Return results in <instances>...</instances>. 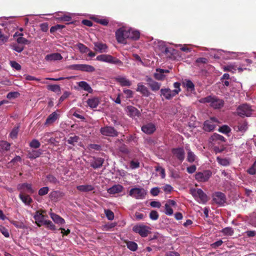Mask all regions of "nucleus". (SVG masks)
Segmentation results:
<instances>
[{"label": "nucleus", "instance_id": "13", "mask_svg": "<svg viewBox=\"0 0 256 256\" xmlns=\"http://www.w3.org/2000/svg\"><path fill=\"white\" fill-rule=\"evenodd\" d=\"M212 200L216 204L223 205L226 200L225 195L221 192H216L212 195Z\"/></svg>", "mask_w": 256, "mask_h": 256}, {"label": "nucleus", "instance_id": "7", "mask_svg": "<svg viewBox=\"0 0 256 256\" xmlns=\"http://www.w3.org/2000/svg\"><path fill=\"white\" fill-rule=\"evenodd\" d=\"M252 111L251 107L247 104L240 106L236 110L238 114L242 117L250 116Z\"/></svg>", "mask_w": 256, "mask_h": 256}, {"label": "nucleus", "instance_id": "38", "mask_svg": "<svg viewBox=\"0 0 256 256\" xmlns=\"http://www.w3.org/2000/svg\"><path fill=\"white\" fill-rule=\"evenodd\" d=\"M48 90L52 91L53 92H60V88L59 85L58 84H50L47 86Z\"/></svg>", "mask_w": 256, "mask_h": 256}, {"label": "nucleus", "instance_id": "40", "mask_svg": "<svg viewBox=\"0 0 256 256\" xmlns=\"http://www.w3.org/2000/svg\"><path fill=\"white\" fill-rule=\"evenodd\" d=\"M76 46L81 53H86L90 51V49L82 43H78Z\"/></svg>", "mask_w": 256, "mask_h": 256}, {"label": "nucleus", "instance_id": "26", "mask_svg": "<svg viewBox=\"0 0 256 256\" xmlns=\"http://www.w3.org/2000/svg\"><path fill=\"white\" fill-rule=\"evenodd\" d=\"M88 105L91 108H96L100 103V98L98 97H93L88 98L86 101Z\"/></svg>", "mask_w": 256, "mask_h": 256}, {"label": "nucleus", "instance_id": "16", "mask_svg": "<svg viewBox=\"0 0 256 256\" xmlns=\"http://www.w3.org/2000/svg\"><path fill=\"white\" fill-rule=\"evenodd\" d=\"M94 50L100 53L106 52L108 50V46L106 44L101 42H94Z\"/></svg>", "mask_w": 256, "mask_h": 256}, {"label": "nucleus", "instance_id": "41", "mask_svg": "<svg viewBox=\"0 0 256 256\" xmlns=\"http://www.w3.org/2000/svg\"><path fill=\"white\" fill-rule=\"evenodd\" d=\"M128 248L132 251L134 252L138 249V244L134 242H128L126 243Z\"/></svg>", "mask_w": 256, "mask_h": 256}, {"label": "nucleus", "instance_id": "58", "mask_svg": "<svg viewBox=\"0 0 256 256\" xmlns=\"http://www.w3.org/2000/svg\"><path fill=\"white\" fill-rule=\"evenodd\" d=\"M10 65L12 68L17 70H21V66L16 61H10Z\"/></svg>", "mask_w": 256, "mask_h": 256}, {"label": "nucleus", "instance_id": "60", "mask_svg": "<svg viewBox=\"0 0 256 256\" xmlns=\"http://www.w3.org/2000/svg\"><path fill=\"white\" fill-rule=\"evenodd\" d=\"M150 218L152 220H156L158 218V214L156 210H152L150 214Z\"/></svg>", "mask_w": 256, "mask_h": 256}, {"label": "nucleus", "instance_id": "12", "mask_svg": "<svg viewBox=\"0 0 256 256\" xmlns=\"http://www.w3.org/2000/svg\"><path fill=\"white\" fill-rule=\"evenodd\" d=\"M216 123H218L217 119L215 118H212L204 122V130L207 132H210L214 130Z\"/></svg>", "mask_w": 256, "mask_h": 256}, {"label": "nucleus", "instance_id": "42", "mask_svg": "<svg viewBox=\"0 0 256 256\" xmlns=\"http://www.w3.org/2000/svg\"><path fill=\"white\" fill-rule=\"evenodd\" d=\"M247 128V124L245 122H244L239 124L238 125L236 128V130L237 131L244 132L246 130Z\"/></svg>", "mask_w": 256, "mask_h": 256}, {"label": "nucleus", "instance_id": "27", "mask_svg": "<svg viewBox=\"0 0 256 256\" xmlns=\"http://www.w3.org/2000/svg\"><path fill=\"white\" fill-rule=\"evenodd\" d=\"M124 187L120 184H115L108 190V192L110 194H118L122 191Z\"/></svg>", "mask_w": 256, "mask_h": 256}, {"label": "nucleus", "instance_id": "15", "mask_svg": "<svg viewBox=\"0 0 256 256\" xmlns=\"http://www.w3.org/2000/svg\"><path fill=\"white\" fill-rule=\"evenodd\" d=\"M116 80L122 86H130L132 84V82L128 79L126 76H118L116 78Z\"/></svg>", "mask_w": 256, "mask_h": 256}, {"label": "nucleus", "instance_id": "61", "mask_svg": "<svg viewBox=\"0 0 256 256\" xmlns=\"http://www.w3.org/2000/svg\"><path fill=\"white\" fill-rule=\"evenodd\" d=\"M212 140H220L222 142L225 141V138L223 136H222L219 134H214L213 136H212Z\"/></svg>", "mask_w": 256, "mask_h": 256}, {"label": "nucleus", "instance_id": "17", "mask_svg": "<svg viewBox=\"0 0 256 256\" xmlns=\"http://www.w3.org/2000/svg\"><path fill=\"white\" fill-rule=\"evenodd\" d=\"M156 130V126L152 122L148 123L142 126V130L148 134L154 133Z\"/></svg>", "mask_w": 256, "mask_h": 256}, {"label": "nucleus", "instance_id": "57", "mask_svg": "<svg viewBox=\"0 0 256 256\" xmlns=\"http://www.w3.org/2000/svg\"><path fill=\"white\" fill-rule=\"evenodd\" d=\"M156 170L160 172L162 178H164L166 176L165 170L162 167L158 166L156 168Z\"/></svg>", "mask_w": 256, "mask_h": 256}, {"label": "nucleus", "instance_id": "10", "mask_svg": "<svg viewBox=\"0 0 256 256\" xmlns=\"http://www.w3.org/2000/svg\"><path fill=\"white\" fill-rule=\"evenodd\" d=\"M172 152L180 163H182L184 160L185 152L183 148H174L172 150Z\"/></svg>", "mask_w": 256, "mask_h": 256}, {"label": "nucleus", "instance_id": "14", "mask_svg": "<svg viewBox=\"0 0 256 256\" xmlns=\"http://www.w3.org/2000/svg\"><path fill=\"white\" fill-rule=\"evenodd\" d=\"M17 190L20 192H28L33 194L34 190L32 188V185L28 183L20 184L17 186Z\"/></svg>", "mask_w": 256, "mask_h": 256}, {"label": "nucleus", "instance_id": "24", "mask_svg": "<svg viewBox=\"0 0 256 256\" xmlns=\"http://www.w3.org/2000/svg\"><path fill=\"white\" fill-rule=\"evenodd\" d=\"M136 90L140 92L143 96H150V92L148 88L144 86L142 82H140L137 85Z\"/></svg>", "mask_w": 256, "mask_h": 256}, {"label": "nucleus", "instance_id": "4", "mask_svg": "<svg viewBox=\"0 0 256 256\" xmlns=\"http://www.w3.org/2000/svg\"><path fill=\"white\" fill-rule=\"evenodd\" d=\"M129 196L136 200H143L146 194V191L142 188H133L129 192Z\"/></svg>", "mask_w": 256, "mask_h": 256}, {"label": "nucleus", "instance_id": "62", "mask_svg": "<svg viewBox=\"0 0 256 256\" xmlns=\"http://www.w3.org/2000/svg\"><path fill=\"white\" fill-rule=\"evenodd\" d=\"M0 232L6 238L10 236L8 230L4 226H0Z\"/></svg>", "mask_w": 256, "mask_h": 256}, {"label": "nucleus", "instance_id": "23", "mask_svg": "<svg viewBox=\"0 0 256 256\" xmlns=\"http://www.w3.org/2000/svg\"><path fill=\"white\" fill-rule=\"evenodd\" d=\"M146 81L148 82V86L152 91H156L160 90L161 86L160 83L154 81L152 78H146Z\"/></svg>", "mask_w": 256, "mask_h": 256}, {"label": "nucleus", "instance_id": "34", "mask_svg": "<svg viewBox=\"0 0 256 256\" xmlns=\"http://www.w3.org/2000/svg\"><path fill=\"white\" fill-rule=\"evenodd\" d=\"M42 150H32L28 152V157L30 159H35L39 157L42 154Z\"/></svg>", "mask_w": 256, "mask_h": 256}, {"label": "nucleus", "instance_id": "1", "mask_svg": "<svg viewBox=\"0 0 256 256\" xmlns=\"http://www.w3.org/2000/svg\"><path fill=\"white\" fill-rule=\"evenodd\" d=\"M199 102L202 104H208L214 109H219L223 107L224 101L215 96H210L199 100Z\"/></svg>", "mask_w": 256, "mask_h": 256}, {"label": "nucleus", "instance_id": "35", "mask_svg": "<svg viewBox=\"0 0 256 256\" xmlns=\"http://www.w3.org/2000/svg\"><path fill=\"white\" fill-rule=\"evenodd\" d=\"M216 160L222 166H226L230 165V164L229 160L226 158H222L218 156L216 158Z\"/></svg>", "mask_w": 256, "mask_h": 256}, {"label": "nucleus", "instance_id": "5", "mask_svg": "<svg viewBox=\"0 0 256 256\" xmlns=\"http://www.w3.org/2000/svg\"><path fill=\"white\" fill-rule=\"evenodd\" d=\"M116 37L118 42L126 44V39L128 38L127 28L122 27L118 29L116 32Z\"/></svg>", "mask_w": 256, "mask_h": 256}, {"label": "nucleus", "instance_id": "29", "mask_svg": "<svg viewBox=\"0 0 256 256\" xmlns=\"http://www.w3.org/2000/svg\"><path fill=\"white\" fill-rule=\"evenodd\" d=\"M34 218L38 226H40L42 224H44V221L45 220H44V216L40 212H36Z\"/></svg>", "mask_w": 256, "mask_h": 256}, {"label": "nucleus", "instance_id": "2", "mask_svg": "<svg viewBox=\"0 0 256 256\" xmlns=\"http://www.w3.org/2000/svg\"><path fill=\"white\" fill-rule=\"evenodd\" d=\"M96 60L101 62H107L118 66L122 65V62L120 60L110 54H102L98 55L96 56Z\"/></svg>", "mask_w": 256, "mask_h": 256}, {"label": "nucleus", "instance_id": "6", "mask_svg": "<svg viewBox=\"0 0 256 256\" xmlns=\"http://www.w3.org/2000/svg\"><path fill=\"white\" fill-rule=\"evenodd\" d=\"M150 228L144 224L136 225L132 228V230L138 234L142 237H146L150 232Z\"/></svg>", "mask_w": 256, "mask_h": 256}, {"label": "nucleus", "instance_id": "48", "mask_svg": "<svg viewBox=\"0 0 256 256\" xmlns=\"http://www.w3.org/2000/svg\"><path fill=\"white\" fill-rule=\"evenodd\" d=\"M247 172L249 174L252 175L256 174V160L254 162L251 167L248 170Z\"/></svg>", "mask_w": 256, "mask_h": 256}, {"label": "nucleus", "instance_id": "52", "mask_svg": "<svg viewBox=\"0 0 256 256\" xmlns=\"http://www.w3.org/2000/svg\"><path fill=\"white\" fill-rule=\"evenodd\" d=\"M219 131L223 134H226L230 132V128L228 126L224 125L220 128Z\"/></svg>", "mask_w": 256, "mask_h": 256}, {"label": "nucleus", "instance_id": "37", "mask_svg": "<svg viewBox=\"0 0 256 256\" xmlns=\"http://www.w3.org/2000/svg\"><path fill=\"white\" fill-rule=\"evenodd\" d=\"M183 84L188 90L192 91L194 89V84L190 80H186L184 82H183Z\"/></svg>", "mask_w": 256, "mask_h": 256}, {"label": "nucleus", "instance_id": "9", "mask_svg": "<svg viewBox=\"0 0 256 256\" xmlns=\"http://www.w3.org/2000/svg\"><path fill=\"white\" fill-rule=\"evenodd\" d=\"M176 91H172L169 88H162L160 90V96L162 100L164 98L168 100H171L176 96Z\"/></svg>", "mask_w": 256, "mask_h": 256}, {"label": "nucleus", "instance_id": "47", "mask_svg": "<svg viewBox=\"0 0 256 256\" xmlns=\"http://www.w3.org/2000/svg\"><path fill=\"white\" fill-rule=\"evenodd\" d=\"M20 94L18 92H8L6 95L8 99L16 98L20 96Z\"/></svg>", "mask_w": 256, "mask_h": 256}, {"label": "nucleus", "instance_id": "39", "mask_svg": "<svg viewBox=\"0 0 256 256\" xmlns=\"http://www.w3.org/2000/svg\"><path fill=\"white\" fill-rule=\"evenodd\" d=\"M12 48L18 52H21L24 50V46L20 44H13L11 45Z\"/></svg>", "mask_w": 256, "mask_h": 256}, {"label": "nucleus", "instance_id": "19", "mask_svg": "<svg viewBox=\"0 0 256 256\" xmlns=\"http://www.w3.org/2000/svg\"><path fill=\"white\" fill-rule=\"evenodd\" d=\"M104 162V160L100 158H94L90 161V165L94 168H100Z\"/></svg>", "mask_w": 256, "mask_h": 256}, {"label": "nucleus", "instance_id": "49", "mask_svg": "<svg viewBox=\"0 0 256 256\" xmlns=\"http://www.w3.org/2000/svg\"><path fill=\"white\" fill-rule=\"evenodd\" d=\"M78 136H70L67 140V142L69 144L74 145L76 142H78Z\"/></svg>", "mask_w": 256, "mask_h": 256}, {"label": "nucleus", "instance_id": "46", "mask_svg": "<svg viewBox=\"0 0 256 256\" xmlns=\"http://www.w3.org/2000/svg\"><path fill=\"white\" fill-rule=\"evenodd\" d=\"M44 224L46 225V228L51 230H55L56 229L54 224L50 220H44Z\"/></svg>", "mask_w": 256, "mask_h": 256}, {"label": "nucleus", "instance_id": "25", "mask_svg": "<svg viewBox=\"0 0 256 256\" xmlns=\"http://www.w3.org/2000/svg\"><path fill=\"white\" fill-rule=\"evenodd\" d=\"M62 58V55L58 52L47 54L45 57L46 60L49 62L60 60Z\"/></svg>", "mask_w": 256, "mask_h": 256}, {"label": "nucleus", "instance_id": "22", "mask_svg": "<svg viewBox=\"0 0 256 256\" xmlns=\"http://www.w3.org/2000/svg\"><path fill=\"white\" fill-rule=\"evenodd\" d=\"M126 112L132 118L138 116L140 114L139 110L136 108L132 106H129L126 107Z\"/></svg>", "mask_w": 256, "mask_h": 256}, {"label": "nucleus", "instance_id": "56", "mask_svg": "<svg viewBox=\"0 0 256 256\" xmlns=\"http://www.w3.org/2000/svg\"><path fill=\"white\" fill-rule=\"evenodd\" d=\"M68 68L72 70L82 71V64H72L68 66Z\"/></svg>", "mask_w": 256, "mask_h": 256}, {"label": "nucleus", "instance_id": "28", "mask_svg": "<svg viewBox=\"0 0 256 256\" xmlns=\"http://www.w3.org/2000/svg\"><path fill=\"white\" fill-rule=\"evenodd\" d=\"M58 114L56 112H53L52 114L48 116L44 124L48 126L53 124L58 118Z\"/></svg>", "mask_w": 256, "mask_h": 256}, {"label": "nucleus", "instance_id": "31", "mask_svg": "<svg viewBox=\"0 0 256 256\" xmlns=\"http://www.w3.org/2000/svg\"><path fill=\"white\" fill-rule=\"evenodd\" d=\"M78 84L80 88L88 92V93H92L93 91L92 88L90 84L84 81H81L78 83Z\"/></svg>", "mask_w": 256, "mask_h": 256}, {"label": "nucleus", "instance_id": "18", "mask_svg": "<svg viewBox=\"0 0 256 256\" xmlns=\"http://www.w3.org/2000/svg\"><path fill=\"white\" fill-rule=\"evenodd\" d=\"M169 70H163L161 68H156V72L154 74V78L158 80H162L165 78L164 73L168 74Z\"/></svg>", "mask_w": 256, "mask_h": 256}, {"label": "nucleus", "instance_id": "45", "mask_svg": "<svg viewBox=\"0 0 256 256\" xmlns=\"http://www.w3.org/2000/svg\"><path fill=\"white\" fill-rule=\"evenodd\" d=\"M222 232L227 236H232L234 234V230L232 228L227 227L222 230Z\"/></svg>", "mask_w": 256, "mask_h": 256}, {"label": "nucleus", "instance_id": "3", "mask_svg": "<svg viewBox=\"0 0 256 256\" xmlns=\"http://www.w3.org/2000/svg\"><path fill=\"white\" fill-rule=\"evenodd\" d=\"M190 194L199 203L205 204L208 200L206 194L200 188H191Z\"/></svg>", "mask_w": 256, "mask_h": 256}, {"label": "nucleus", "instance_id": "44", "mask_svg": "<svg viewBox=\"0 0 256 256\" xmlns=\"http://www.w3.org/2000/svg\"><path fill=\"white\" fill-rule=\"evenodd\" d=\"M158 44L162 52L166 54L169 52L168 48L165 45L164 42L162 41L158 42Z\"/></svg>", "mask_w": 256, "mask_h": 256}, {"label": "nucleus", "instance_id": "64", "mask_svg": "<svg viewBox=\"0 0 256 256\" xmlns=\"http://www.w3.org/2000/svg\"><path fill=\"white\" fill-rule=\"evenodd\" d=\"M0 146L2 148L6 151L8 150L10 146V144L6 142H2L0 144Z\"/></svg>", "mask_w": 256, "mask_h": 256}, {"label": "nucleus", "instance_id": "33", "mask_svg": "<svg viewBox=\"0 0 256 256\" xmlns=\"http://www.w3.org/2000/svg\"><path fill=\"white\" fill-rule=\"evenodd\" d=\"M186 150H187V161L190 163L195 162L197 159L196 155L190 148H186Z\"/></svg>", "mask_w": 256, "mask_h": 256}, {"label": "nucleus", "instance_id": "32", "mask_svg": "<svg viewBox=\"0 0 256 256\" xmlns=\"http://www.w3.org/2000/svg\"><path fill=\"white\" fill-rule=\"evenodd\" d=\"M76 189L82 192H88L93 190L94 188L91 184H86L78 186Z\"/></svg>", "mask_w": 256, "mask_h": 256}, {"label": "nucleus", "instance_id": "11", "mask_svg": "<svg viewBox=\"0 0 256 256\" xmlns=\"http://www.w3.org/2000/svg\"><path fill=\"white\" fill-rule=\"evenodd\" d=\"M100 132L105 136H116L118 135V132L112 126H106L102 128Z\"/></svg>", "mask_w": 256, "mask_h": 256}, {"label": "nucleus", "instance_id": "36", "mask_svg": "<svg viewBox=\"0 0 256 256\" xmlns=\"http://www.w3.org/2000/svg\"><path fill=\"white\" fill-rule=\"evenodd\" d=\"M82 71L86 72H94L95 71V68L90 65L82 64Z\"/></svg>", "mask_w": 256, "mask_h": 256}, {"label": "nucleus", "instance_id": "53", "mask_svg": "<svg viewBox=\"0 0 256 256\" xmlns=\"http://www.w3.org/2000/svg\"><path fill=\"white\" fill-rule=\"evenodd\" d=\"M105 214L106 215V218L108 220H112L114 218V212L110 210H104Z\"/></svg>", "mask_w": 256, "mask_h": 256}, {"label": "nucleus", "instance_id": "43", "mask_svg": "<svg viewBox=\"0 0 256 256\" xmlns=\"http://www.w3.org/2000/svg\"><path fill=\"white\" fill-rule=\"evenodd\" d=\"M46 179L48 182L52 184H57L59 182L58 180L53 175L48 174Z\"/></svg>", "mask_w": 256, "mask_h": 256}, {"label": "nucleus", "instance_id": "21", "mask_svg": "<svg viewBox=\"0 0 256 256\" xmlns=\"http://www.w3.org/2000/svg\"><path fill=\"white\" fill-rule=\"evenodd\" d=\"M128 35V39L137 40L140 38V32L138 31L134 30L132 28H127Z\"/></svg>", "mask_w": 256, "mask_h": 256}, {"label": "nucleus", "instance_id": "51", "mask_svg": "<svg viewBox=\"0 0 256 256\" xmlns=\"http://www.w3.org/2000/svg\"><path fill=\"white\" fill-rule=\"evenodd\" d=\"M224 71L226 72H234L236 70V67L233 64H230L226 66H225L224 68Z\"/></svg>", "mask_w": 256, "mask_h": 256}, {"label": "nucleus", "instance_id": "20", "mask_svg": "<svg viewBox=\"0 0 256 256\" xmlns=\"http://www.w3.org/2000/svg\"><path fill=\"white\" fill-rule=\"evenodd\" d=\"M19 198L20 200L26 206H30L32 202L31 197L25 192H20Z\"/></svg>", "mask_w": 256, "mask_h": 256}, {"label": "nucleus", "instance_id": "30", "mask_svg": "<svg viewBox=\"0 0 256 256\" xmlns=\"http://www.w3.org/2000/svg\"><path fill=\"white\" fill-rule=\"evenodd\" d=\"M50 216L53 221L57 224L62 225L65 223L64 220L56 214L50 213Z\"/></svg>", "mask_w": 256, "mask_h": 256}, {"label": "nucleus", "instance_id": "8", "mask_svg": "<svg viewBox=\"0 0 256 256\" xmlns=\"http://www.w3.org/2000/svg\"><path fill=\"white\" fill-rule=\"evenodd\" d=\"M212 173L210 170H206L202 172H198L195 174L196 180L200 182H205L208 180Z\"/></svg>", "mask_w": 256, "mask_h": 256}, {"label": "nucleus", "instance_id": "55", "mask_svg": "<svg viewBox=\"0 0 256 256\" xmlns=\"http://www.w3.org/2000/svg\"><path fill=\"white\" fill-rule=\"evenodd\" d=\"M49 191V188L47 186L40 188L38 190V194L40 196L46 194Z\"/></svg>", "mask_w": 256, "mask_h": 256}, {"label": "nucleus", "instance_id": "54", "mask_svg": "<svg viewBox=\"0 0 256 256\" xmlns=\"http://www.w3.org/2000/svg\"><path fill=\"white\" fill-rule=\"evenodd\" d=\"M16 42L20 44H28L30 42V41L22 36L16 39Z\"/></svg>", "mask_w": 256, "mask_h": 256}, {"label": "nucleus", "instance_id": "50", "mask_svg": "<svg viewBox=\"0 0 256 256\" xmlns=\"http://www.w3.org/2000/svg\"><path fill=\"white\" fill-rule=\"evenodd\" d=\"M40 146V142L37 140L36 139L32 140V141L30 144V147L34 148H39Z\"/></svg>", "mask_w": 256, "mask_h": 256}, {"label": "nucleus", "instance_id": "59", "mask_svg": "<svg viewBox=\"0 0 256 256\" xmlns=\"http://www.w3.org/2000/svg\"><path fill=\"white\" fill-rule=\"evenodd\" d=\"M18 132V127L14 128L10 134V137L12 139L16 138L17 137Z\"/></svg>", "mask_w": 256, "mask_h": 256}, {"label": "nucleus", "instance_id": "63", "mask_svg": "<svg viewBox=\"0 0 256 256\" xmlns=\"http://www.w3.org/2000/svg\"><path fill=\"white\" fill-rule=\"evenodd\" d=\"M165 214L166 215L171 216L173 214V210L168 206V204H165Z\"/></svg>", "mask_w": 256, "mask_h": 256}]
</instances>
